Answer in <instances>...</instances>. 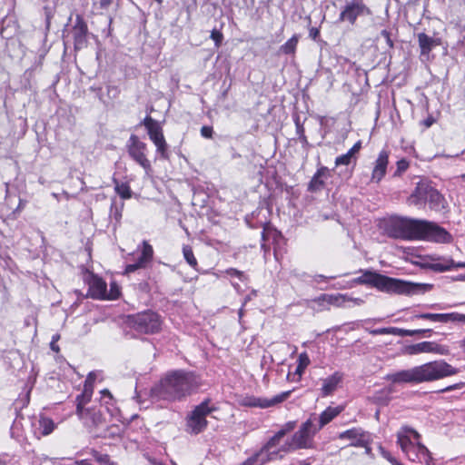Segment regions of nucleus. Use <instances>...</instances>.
Returning a JSON list of instances; mask_svg holds the SVG:
<instances>
[{
    "instance_id": "5701e85b",
    "label": "nucleus",
    "mask_w": 465,
    "mask_h": 465,
    "mask_svg": "<svg viewBox=\"0 0 465 465\" xmlns=\"http://www.w3.org/2000/svg\"><path fill=\"white\" fill-rule=\"evenodd\" d=\"M282 439V432L277 431L262 447L267 453L272 454L270 457L273 460L282 458V453H284V450H282V445L280 446Z\"/></svg>"
},
{
    "instance_id": "2f4dec72",
    "label": "nucleus",
    "mask_w": 465,
    "mask_h": 465,
    "mask_svg": "<svg viewBox=\"0 0 465 465\" xmlns=\"http://www.w3.org/2000/svg\"><path fill=\"white\" fill-rule=\"evenodd\" d=\"M124 203L123 201L117 202L116 200H113L110 207V218L114 221V228L115 229L117 225L120 224L123 210H124Z\"/></svg>"
},
{
    "instance_id": "f8f14e48",
    "label": "nucleus",
    "mask_w": 465,
    "mask_h": 465,
    "mask_svg": "<svg viewBox=\"0 0 465 465\" xmlns=\"http://www.w3.org/2000/svg\"><path fill=\"white\" fill-rule=\"evenodd\" d=\"M213 409H193L188 415L186 420V430L190 433L198 434L201 432L207 424L205 417Z\"/></svg>"
},
{
    "instance_id": "39448f33",
    "label": "nucleus",
    "mask_w": 465,
    "mask_h": 465,
    "mask_svg": "<svg viewBox=\"0 0 465 465\" xmlns=\"http://www.w3.org/2000/svg\"><path fill=\"white\" fill-rule=\"evenodd\" d=\"M420 434L409 426L401 427L397 432V443L410 460L434 465L431 454L427 447L420 443Z\"/></svg>"
},
{
    "instance_id": "ddd939ff",
    "label": "nucleus",
    "mask_w": 465,
    "mask_h": 465,
    "mask_svg": "<svg viewBox=\"0 0 465 465\" xmlns=\"http://www.w3.org/2000/svg\"><path fill=\"white\" fill-rule=\"evenodd\" d=\"M403 352L408 355H416L424 352H434L440 355H446L449 353V349L447 346L438 344L434 341H421L406 346Z\"/></svg>"
},
{
    "instance_id": "de8ad7c7",
    "label": "nucleus",
    "mask_w": 465,
    "mask_h": 465,
    "mask_svg": "<svg viewBox=\"0 0 465 465\" xmlns=\"http://www.w3.org/2000/svg\"><path fill=\"white\" fill-rule=\"evenodd\" d=\"M409 168V162L402 158L397 162V170L394 175H401Z\"/></svg>"
},
{
    "instance_id": "c85d7f7f",
    "label": "nucleus",
    "mask_w": 465,
    "mask_h": 465,
    "mask_svg": "<svg viewBox=\"0 0 465 465\" xmlns=\"http://www.w3.org/2000/svg\"><path fill=\"white\" fill-rule=\"evenodd\" d=\"M271 454L267 453L262 448L255 451L252 456L247 458L244 461L238 465H264L267 462H270L272 458L270 457Z\"/></svg>"
},
{
    "instance_id": "473e14b6",
    "label": "nucleus",
    "mask_w": 465,
    "mask_h": 465,
    "mask_svg": "<svg viewBox=\"0 0 465 465\" xmlns=\"http://www.w3.org/2000/svg\"><path fill=\"white\" fill-rule=\"evenodd\" d=\"M391 400V391L387 388H383L378 391H375L372 396L370 397L371 404L376 405H388Z\"/></svg>"
},
{
    "instance_id": "ea45409f",
    "label": "nucleus",
    "mask_w": 465,
    "mask_h": 465,
    "mask_svg": "<svg viewBox=\"0 0 465 465\" xmlns=\"http://www.w3.org/2000/svg\"><path fill=\"white\" fill-rule=\"evenodd\" d=\"M100 404L101 406H109L116 404V400L114 398L109 390L104 389L100 391Z\"/></svg>"
},
{
    "instance_id": "864d4df0",
    "label": "nucleus",
    "mask_w": 465,
    "mask_h": 465,
    "mask_svg": "<svg viewBox=\"0 0 465 465\" xmlns=\"http://www.w3.org/2000/svg\"><path fill=\"white\" fill-rule=\"evenodd\" d=\"M213 134V129L212 126L204 125L201 128V134L204 138H212Z\"/></svg>"
},
{
    "instance_id": "69168bd1",
    "label": "nucleus",
    "mask_w": 465,
    "mask_h": 465,
    "mask_svg": "<svg viewBox=\"0 0 465 465\" xmlns=\"http://www.w3.org/2000/svg\"><path fill=\"white\" fill-rule=\"evenodd\" d=\"M50 348H51L52 351H54L55 352H58L60 351L59 346L55 343V340L54 341H51Z\"/></svg>"
},
{
    "instance_id": "5fc2aeb1",
    "label": "nucleus",
    "mask_w": 465,
    "mask_h": 465,
    "mask_svg": "<svg viewBox=\"0 0 465 465\" xmlns=\"http://www.w3.org/2000/svg\"><path fill=\"white\" fill-rule=\"evenodd\" d=\"M361 148V141H358L354 143V145L347 152L352 158L354 155L359 153Z\"/></svg>"
},
{
    "instance_id": "4d7b16f0",
    "label": "nucleus",
    "mask_w": 465,
    "mask_h": 465,
    "mask_svg": "<svg viewBox=\"0 0 465 465\" xmlns=\"http://www.w3.org/2000/svg\"><path fill=\"white\" fill-rule=\"evenodd\" d=\"M141 269V267L136 263L128 264L125 267V273H131L135 272L136 270Z\"/></svg>"
},
{
    "instance_id": "412c9836",
    "label": "nucleus",
    "mask_w": 465,
    "mask_h": 465,
    "mask_svg": "<svg viewBox=\"0 0 465 465\" xmlns=\"http://www.w3.org/2000/svg\"><path fill=\"white\" fill-rule=\"evenodd\" d=\"M35 435L40 439L41 437L51 434L56 428L54 421L44 415H40L32 422Z\"/></svg>"
},
{
    "instance_id": "20e7f679",
    "label": "nucleus",
    "mask_w": 465,
    "mask_h": 465,
    "mask_svg": "<svg viewBox=\"0 0 465 465\" xmlns=\"http://www.w3.org/2000/svg\"><path fill=\"white\" fill-rule=\"evenodd\" d=\"M354 282L358 284L374 287L377 290L393 294L416 295L430 292L433 285L430 283H418L401 279L391 278L377 272L365 270Z\"/></svg>"
},
{
    "instance_id": "6e6d98bb",
    "label": "nucleus",
    "mask_w": 465,
    "mask_h": 465,
    "mask_svg": "<svg viewBox=\"0 0 465 465\" xmlns=\"http://www.w3.org/2000/svg\"><path fill=\"white\" fill-rule=\"evenodd\" d=\"M295 125H296V133L300 137H302V134H304V127L303 125L300 123L299 119L297 118L296 121H295Z\"/></svg>"
},
{
    "instance_id": "c9c22d12",
    "label": "nucleus",
    "mask_w": 465,
    "mask_h": 465,
    "mask_svg": "<svg viewBox=\"0 0 465 465\" xmlns=\"http://www.w3.org/2000/svg\"><path fill=\"white\" fill-rule=\"evenodd\" d=\"M432 333L431 329H419V330H405L397 328V336H414V335H423L425 337H430Z\"/></svg>"
},
{
    "instance_id": "338daca9",
    "label": "nucleus",
    "mask_w": 465,
    "mask_h": 465,
    "mask_svg": "<svg viewBox=\"0 0 465 465\" xmlns=\"http://www.w3.org/2000/svg\"><path fill=\"white\" fill-rule=\"evenodd\" d=\"M453 268H465V262H455L453 261V265L451 266V270Z\"/></svg>"
},
{
    "instance_id": "cd10ccee",
    "label": "nucleus",
    "mask_w": 465,
    "mask_h": 465,
    "mask_svg": "<svg viewBox=\"0 0 465 465\" xmlns=\"http://www.w3.org/2000/svg\"><path fill=\"white\" fill-rule=\"evenodd\" d=\"M319 306L335 305L338 307L343 306L346 302V296L343 294H328L323 293L313 300Z\"/></svg>"
},
{
    "instance_id": "680f3d73",
    "label": "nucleus",
    "mask_w": 465,
    "mask_h": 465,
    "mask_svg": "<svg viewBox=\"0 0 465 465\" xmlns=\"http://www.w3.org/2000/svg\"><path fill=\"white\" fill-rule=\"evenodd\" d=\"M299 140L302 143L303 147H309L310 146V143H309L305 134H302V137L299 138Z\"/></svg>"
},
{
    "instance_id": "37998d69",
    "label": "nucleus",
    "mask_w": 465,
    "mask_h": 465,
    "mask_svg": "<svg viewBox=\"0 0 465 465\" xmlns=\"http://www.w3.org/2000/svg\"><path fill=\"white\" fill-rule=\"evenodd\" d=\"M369 333L371 335H383V334L397 335V327H384V328L373 329V330H370Z\"/></svg>"
},
{
    "instance_id": "72a5a7b5",
    "label": "nucleus",
    "mask_w": 465,
    "mask_h": 465,
    "mask_svg": "<svg viewBox=\"0 0 465 465\" xmlns=\"http://www.w3.org/2000/svg\"><path fill=\"white\" fill-rule=\"evenodd\" d=\"M310 364V359L306 352H302L298 357V365L296 367V370L293 374L288 373L287 378L291 379V376H292V380H300L302 377V374L303 373L304 370L307 368V366Z\"/></svg>"
},
{
    "instance_id": "3c124183",
    "label": "nucleus",
    "mask_w": 465,
    "mask_h": 465,
    "mask_svg": "<svg viewBox=\"0 0 465 465\" xmlns=\"http://www.w3.org/2000/svg\"><path fill=\"white\" fill-rule=\"evenodd\" d=\"M226 274L232 277H237L241 281H243L245 279L244 272L234 268L227 269Z\"/></svg>"
},
{
    "instance_id": "09e8293b",
    "label": "nucleus",
    "mask_w": 465,
    "mask_h": 465,
    "mask_svg": "<svg viewBox=\"0 0 465 465\" xmlns=\"http://www.w3.org/2000/svg\"><path fill=\"white\" fill-rule=\"evenodd\" d=\"M296 427V421H288L282 426V428L278 430V432H282V437L284 438L286 434L294 430Z\"/></svg>"
},
{
    "instance_id": "052dcab7",
    "label": "nucleus",
    "mask_w": 465,
    "mask_h": 465,
    "mask_svg": "<svg viewBox=\"0 0 465 465\" xmlns=\"http://www.w3.org/2000/svg\"><path fill=\"white\" fill-rule=\"evenodd\" d=\"M434 122H435L434 118L432 116H429L427 119H425L423 121V124L426 127H430L433 124Z\"/></svg>"
},
{
    "instance_id": "bb28decb",
    "label": "nucleus",
    "mask_w": 465,
    "mask_h": 465,
    "mask_svg": "<svg viewBox=\"0 0 465 465\" xmlns=\"http://www.w3.org/2000/svg\"><path fill=\"white\" fill-rule=\"evenodd\" d=\"M341 409H326L319 417L312 415L309 420L314 424L313 426L319 431L324 425L329 423L334 417H336Z\"/></svg>"
},
{
    "instance_id": "dca6fc26",
    "label": "nucleus",
    "mask_w": 465,
    "mask_h": 465,
    "mask_svg": "<svg viewBox=\"0 0 465 465\" xmlns=\"http://www.w3.org/2000/svg\"><path fill=\"white\" fill-rule=\"evenodd\" d=\"M338 438L350 440V445L355 447H366L371 440L370 433L361 428H353L341 432Z\"/></svg>"
},
{
    "instance_id": "2eb2a0df",
    "label": "nucleus",
    "mask_w": 465,
    "mask_h": 465,
    "mask_svg": "<svg viewBox=\"0 0 465 465\" xmlns=\"http://www.w3.org/2000/svg\"><path fill=\"white\" fill-rule=\"evenodd\" d=\"M291 394V391L282 392L270 399L268 398H256L245 397L241 405L242 407H272V405L282 402Z\"/></svg>"
},
{
    "instance_id": "79ce46f5",
    "label": "nucleus",
    "mask_w": 465,
    "mask_h": 465,
    "mask_svg": "<svg viewBox=\"0 0 465 465\" xmlns=\"http://www.w3.org/2000/svg\"><path fill=\"white\" fill-rule=\"evenodd\" d=\"M93 457L101 465H117L115 462L110 460V457L107 454H102L96 450H94Z\"/></svg>"
},
{
    "instance_id": "a18cd8bd",
    "label": "nucleus",
    "mask_w": 465,
    "mask_h": 465,
    "mask_svg": "<svg viewBox=\"0 0 465 465\" xmlns=\"http://www.w3.org/2000/svg\"><path fill=\"white\" fill-rule=\"evenodd\" d=\"M30 401V389L25 390V392L21 393L18 399L15 401L16 405L20 407H25Z\"/></svg>"
},
{
    "instance_id": "8fccbe9b",
    "label": "nucleus",
    "mask_w": 465,
    "mask_h": 465,
    "mask_svg": "<svg viewBox=\"0 0 465 465\" xmlns=\"http://www.w3.org/2000/svg\"><path fill=\"white\" fill-rule=\"evenodd\" d=\"M211 38L214 41L215 45L218 47L221 45L223 40V35L220 31L213 29L211 32Z\"/></svg>"
},
{
    "instance_id": "a19ab883",
    "label": "nucleus",
    "mask_w": 465,
    "mask_h": 465,
    "mask_svg": "<svg viewBox=\"0 0 465 465\" xmlns=\"http://www.w3.org/2000/svg\"><path fill=\"white\" fill-rule=\"evenodd\" d=\"M377 40L380 41V40H383L386 46H384L383 48H385V52L387 50H391V49H393L394 47V44H393V41L391 39V33L386 30V29H383L381 31L380 35L377 36Z\"/></svg>"
},
{
    "instance_id": "9b49d317",
    "label": "nucleus",
    "mask_w": 465,
    "mask_h": 465,
    "mask_svg": "<svg viewBox=\"0 0 465 465\" xmlns=\"http://www.w3.org/2000/svg\"><path fill=\"white\" fill-rule=\"evenodd\" d=\"M371 11L361 0L346 1L339 15V21L354 25L357 18L371 15Z\"/></svg>"
},
{
    "instance_id": "1a4fd4ad",
    "label": "nucleus",
    "mask_w": 465,
    "mask_h": 465,
    "mask_svg": "<svg viewBox=\"0 0 465 465\" xmlns=\"http://www.w3.org/2000/svg\"><path fill=\"white\" fill-rule=\"evenodd\" d=\"M126 323L138 333L153 334L160 331L162 321L158 313L148 310L129 315Z\"/></svg>"
},
{
    "instance_id": "7c9ffc66",
    "label": "nucleus",
    "mask_w": 465,
    "mask_h": 465,
    "mask_svg": "<svg viewBox=\"0 0 465 465\" xmlns=\"http://www.w3.org/2000/svg\"><path fill=\"white\" fill-rule=\"evenodd\" d=\"M341 381V376L338 372L333 373L328 378L324 379L322 386V396H327L332 393L336 388L338 383Z\"/></svg>"
},
{
    "instance_id": "a211bd4d",
    "label": "nucleus",
    "mask_w": 465,
    "mask_h": 465,
    "mask_svg": "<svg viewBox=\"0 0 465 465\" xmlns=\"http://www.w3.org/2000/svg\"><path fill=\"white\" fill-rule=\"evenodd\" d=\"M76 415L86 427L99 426L105 420L100 409H76Z\"/></svg>"
},
{
    "instance_id": "58836bf2",
    "label": "nucleus",
    "mask_w": 465,
    "mask_h": 465,
    "mask_svg": "<svg viewBox=\"0 0 465 465\" xmlns=\"http://www.w3.org/2000/svg\"><path fill=\"white\" fill-rule=\"evenodd\" d=\"M183 254L186 262L193 269H197V260L194 257L193 249L190 245H183Z\"/></svg>"
},
{
    "instance_id": "f704fd0d",
    "label": "nucleus",
    "mask_w": 465,
    "mask_h": 465,
    "mask_svg": "<svg viewBox=\"0 0 465 465\" xmlns=\"http://www.w3.org/2000/svg\"><path fill=\"white\" fill-rule=\"evenodd\" d=\"M153 144L156 147V153L160 155L161 159L168 160L170 157L169 146L165 141V138H160L155 141H153Z\"/></svg>"
},
{
    "instance_id": "13d9d810",
    "label": "nucleus",
    "mask_w": 465,
    "mask_h": 465,
    "mask_svg": "<svg viewBox=\"0 0 465 465\" xmlns=\"http://www.w3.org/2000/svg\"><path fill=\"white\" fill-rule=\"evenodd\" d=\"M309 35L312 40H317L320 36V30L316 27H312L310 29Z\"/></svg>"
},
{
    "instance_id": "f3484780",
    "label": "nucleus",
    "mask_w": 465,
    "mask_h": 465,
    "mask_svg": "<svg viewBox=\"0 0 465 465\" xmlns=\"http://www.w3.org/2000/svg\"><path fill=\"white\" fill-rule=\"evenodd\" d=\"M411 320L421 319L428 320L432 322H440V323H448V322H465V314H461L459 312H449V313H417L414 314Z\"/></svg>"
},
{
    "instance_id": "a878e982",
    "label": "nucleus",
    "mask_w": 465,
    "mask_h": 465,
    "mask_svg": "<svg viewBox=\"0 0 465 465\" xmlns=\"http://www.w3.org/2000/svg\"><path fill=\"white\" fill-rule=\"evenodd\" d=\"M418 43L420 48V55L428 56L430 51L440 45V38H434L425 33L418 34Z\"/></svg>"
},
{
    "instance_id": "6e6552de",
    "label": "nucleus",
    "mask_w": 465,
    "mask_h": 465,
    "mask_svg": "<svg viewBox=\"0 0 465 465\" xmlns=\"http://www.w3.org/2000/svg\"><path fill=\"white\" fill-rule=\"evenodd\" d=\"M313 425L309 419L303 422L300 429L282 445V450H284V453L302 449H313L315 447L314 436L318 432Z\"/></svg>"
},
{
    "instance_id": "603ef678",
    "label": "nucleus",
    "mask_w": 465,
    "mask_h": 465,
    "mask_svg": "<svg viewBox=\"0 0 465 465\" xmlns=\"http://www.w3.org/2000/svg\"><path fill=\"white\" fill-rule=\"evenodd\" d=\"M381 456L386 459L392 465L397 463V460L391 456V454L381 446L379 447Z\"/></svg>"
},
{
    "instance_id": "774afa93",
    "label": "nucleus",
    "mask_w": 465,
    "mask_h": 465,
    "mask_svg": "<svg viewBox=\"0 0 465 465\" xmlns=\"http://www.w3.org/2000/svg\"><path fill=\"white\" fill-rule=\"evenodd\" d=\"M78 465H93L88 460H82L77 462Z\"/></svg>"
},
{
    "instance_id": "0eeeda50",
    "label": "nucleus",
    "mask_w": 465,
    "mask_h": 465,
    "mask_svg": "<svg viewBox=\"0 0 465 465\" xmlns=\"http://www.w3.org/2000/svg\"><path fill=\"white\" fill-rule=\"evenodd\" d=\"M89 35L87 23L81 15H76L74 25L69 27L67 24L63 30L64 51L70 44H73L74 53L86 48L89 43Z\"/></svg>"
},
{
    "instance_id": "f03ea898",
    "label": "nucleus",
    "mask_w": 465,
    "mask_h": 465,
    "mask_svg": "<svg viewBox=\"0 0 465 465\" xmlns=\"http://www.w3.org/2000/svg\"><path fill=\"white\" fill-rule=\"evenodd\" d=\"M199 386L200 381L194 372L176 370L168 371L159 383L152 388V394L163 401H181L191 395Z\"/></svg>"
},
{
    "instance_id": "c756f323",
    "label": "nucleus",
    "mask_w": 465,
    "mask_h": 465,
    "mask_svg": "<svg viewBox=\"0 0 465 465\" xmlns=\"http://www.w3.org/2000/svg\"><path fill=\"white\" fill-rule=\"evenodd\" d=\"M153 249L152 245L147 242H143V248L141 253L136 259L135 262L141 267L144 268L153 259Z\"/></svg>"
},
{
    "instance_id": "7ed1b4c3",
    "label": "nucleus",
    "mask_w": 465,
    "mask_h": 465,
    "mask_svg": "<svg viewBox=\"0 0 465 465\" xmlns=\"http://www.w3.org/2000/svg\"><path fill=\"white\" fill-rule=\"evenodd\" d=\"M458 373L454 368L443 360L430 361L407 370H401L387 375V380L394 384H420L430 382Z\"/></svg>"
},
{
    "instance_id": "b1692460",
    "label": "nucleus",
    "mask_w": 465,
    "mask_h": 465,
    "mask_svg": "<svg viewBox=\"0 0 465 465\" xmlns=\"http://www.w3.org/2000/svg\"><path fill=\"white\" fill-rule=\"evenodd\" d=\"M330 177V171L325 166H321L312 177L308 183L307 191L317 193L322 191L325 186V179Z\"/></svg>"
},
{
    "instance_id": "e433bc0d",
    "label": "nucleus",
    "mask_w": 465,
    "mask_h": 465,
    "mask_svg": "<svg viewBox=\"0 0 465 465\" xmlns=\"http://www.w3.org/2000/svg\"><path fill=\"white\" fill-rule=\"evenodd\" d=\"M299 42V35H292L284 45L280 47V51L285 54H292L295 53Z\"/></svg>"
},
{
    "instance_id": "49530a36",
    "label": "nucleus",
    "mask_w": 465,
    "mask_h": 465,
    "mask_svg": "<svg viewBox=\"0 0 465 465\" xmlns=\"http://www.w3.org/2000/svg\"><path fill=\"white\" fill-rule=\"evenodd\" d=\"M353 158L348 153L341 154L335 159V165H349Z\"/></svg>"
},
{
    "instance_id": "aec40b11",
    "label": "nucleus",
    "mask_w": 465,
    "mask_h": 465,
    "mask_svg": "<svg viewBox=\"0 0 465 465\" xmlns=\"http://www.w3.org/2000/svg\"><path fill=\"white\" fill-rule=\"evenodd\" d=\"M429 260L431 262L424 261L420 263L422 269H428L435 272H443L450 271L453 265V260L450 258L430 256Z\"/></svg>"
},
{
    "instance_id": "4be33fe9",
    "label": "nucleus",
    "mask_w": 465,
    "mask_h": 465,
    "mask_svg": "<svg viewBox=\"0 0 465 465\" xmlns=\"http://www.w3.org/2000/svg\"><path fill=\"white\" fill-rule=\"evenodd\" d=\"M389 163V151L383 149L380 152L373 166L371 173V181L380 183L386 174L387 166Z\"/></svg>"
},
{
    "instance_id": "f257e3e1",
    "label": "nucleus",
    "mask_w": 465,
    "mask_h": 465,
    "mask_svg": "<svg viewBox=\"0 0 465 465\" xmlns=\"http://www.w3.org/2000/svg\"><path fill=\"white\" fill-rule=\"evenodd\" d=\"M388 235L394 239L450 243L452 235L436 223L408 217H395L386 226Z\"/></svg>"
},
{
    "instance_id": "9d476101",
    "label": "nucleus",
    "mask_w": 465,
    "mask_h": 465,
    "mask_svg": "<svg viewBox=\"0 0 465 465\" xmlns=\"http://www.w3.org/2000/svg\"><path fill=\"white\" fill-rule=\"evenodd\" d=\"M126 147L129 156L143 167L146 173H149L152 171V165L146 156L147 144L142 142L136 134H131Z\"/></svg>"
},
{
    "instance_id": "423d86ee",
    "label": "nucleus",
    "mask_w": 465,
    "mask_h": 465,
    "mask_svg": "<svg viewBox=\"0 0 465 465\" xmlns=\"http://www.w3.org/2000/svg\"><path fill=\"white\" fill-rule=\"evenodd\" d=\"M408 201L416 206L428 203L430 209L437 213H444L448 211L445 197L427 182L418 183Z\"/></svg>"
},
{
    "instance_id": "4c0bfd02",
    "label": "nucleus",
    "mask_w": 465,
    "mask_h": 465,
    "mask_svg": "<svg viewBox=\"0 0 465 465\" xmlns=\"http://www.w3.org/2000/svg\"><path fill=\"white\" fill-rule=\"evenodd\" d=\"M115 187L114 190L116 193L122 198V199H130L132 197V190L130 188V185L127 183H118L114 181Z\"/></svg>"
},
{
    "instance_id": "e2e57ef3",
    "label": "nucleus",
    "mask_w": 465,
    "mask_h": 465,
    "mask_svg": "<svg viewBox=\"0 0 465 465\" xmlns=\"http://www.w3.org/2000/svg\"><path fill=\"white\" fill-rule=\"evenodd\" d=\"M256 295V291H252L250 294H248L247 296H245L244 298V301H243V303H242V307L249 302L252 300V296H255Z\"/></svg>"
},
{
    "instance_id": "6ab92c4d",
    "label": "nucleus",
    "mask_w": 465,
    "mask_h": 465,
    "mask_svg": "<svg viewBox=\"0 0 465 465\" xmlns=\"http://www.w3.org/2000/svg\"><path fill=\"white\" fill-rule=\"evenodd\" d=\"M98 372L95 371H90L88 375L86 376V379L84 382V390L82 393L76 396L75 401H76V407H84L85 404L89 403L93 392H94V385L95 382V380L97 378Z\"/></svg>"
},
{
    "instance_id": "c03bdc74",
    "label": "nucleus",
    "mask_w": 465,
    "mask_h": 465,
    "mask_svg": "<svg viewBox=\"0 0 465 465\" xmlns=\"http://www.w3.org/2000/svg\"><path fill=\"white\" fill-rule=\"evenodd\" d=\"M120 287L114 282L110 284V291H106V300H116L120 296Z\"/></svg>"
},
{
    "instance_id": "393cba45",
    "label": "nucleus",
    "mask_w": 465,
    "mask_h": 465,
    "mask_svg": "<svg viewBox=\"0 0 465 465\" xmlns=\"http://www.w3.org/2000/svg\"><path fill=\"white\" fill-rule=\"evenodd\" d=\"M140 125H143L145 127L148 136L152 142L164 137L161 123L149 115L141 122Z\"/></svg>"
},
{
    "instance_id": "4468645a",
    "label": "nucleus",
    "mask_w": 465,
    "mask_h": 465,
    "mask_svg": "<svg viewBox=\"0 0 465 465\" xmlns=\"http://www.w3.org/2000/svg\"><path fill=\"white\" fill-rule=\"evenodd\" d=\"M84 282L88 284L87 296L95 300H106V282L94 273L84 276Z\"/></svg>"
},
{
    "instance_id": "bf43d9fd",
    "label": "nucleus",
    "mask_w": 465,
    "mask_h": 465,
    "mask_svg": "<svg viewBox=\"0 0 465 465\" xmlns=\"http://www.w3.org/2000/svg\"><path fill=\"white\" fill-rule=\"evenodd\" d=\"M113 0H100L99 5L102 9H107Z\"/></svg>"
},
{
    "instance_id": "0e129e2a",
    "label": "nucleus",
    "mask_w": 465,
    "mask_h": 465,
    "mask_svg": "<svg viewBox=\"0 0 465 465\" xmlns=\"http://www.w3.org/2000/svg\"><path fill=\"white\" fill-rule=\"evenodd\" d=\"M148 461L152 464V465H164L162 461L160 460H157L153 458H151V457H148L147 458Z\"/></svg>"
}]
</instances>
